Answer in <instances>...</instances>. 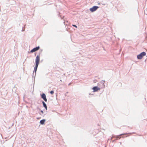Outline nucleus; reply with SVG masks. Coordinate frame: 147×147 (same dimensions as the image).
<instances>
[{
  "label": "nucleus",
  "mask_w": 147,
  "mask_h": 147,
  "mask_svg": "<svg viewBox=\"0 0 147 147\" xmlns=\"http://www.w3.org/2000/svg\"><path fill=\"white\" fill-rule=\"evenodd\" d=\"M105 81L102 80L101 81V83L104 84Z\"/></svg>",
  "instance_id": "ddd939ff"
},
{
  "label": "nucleus",
  "mask_w": 147,
  "mask_h": 147,
  "mask_svg": "<svg viewBox=\"0 0 147 147\" xmlns=\"http://www.w3.org/2000/svg\"><path fill=\"white\" fill-rule=\"evenodd\" d=\"M72 26H74V27H75L76 28H77V26L76 25H73Z\"/></svg>",
  "instance_id": "4468645a"
},
{
  "label": "nucleus",
  "mask_w": 147,
  "mask_h": 147,
  "mask_svg": "<svg viewBox=\"0 0 147 147\" xmlns=\"http://www.w3.org/2000/svg\"><path fill=\"white\" fill-rule=\"evenodd\" d=\"M40 61L39 55H38L36 57L35 61V64L38 65Z\"/></svg>",
  "instance_id": "20e7f679"
},
{
  "label": "nucleus",
  "mask_w": 147,
  "mask_h": 147,
  "mask_svg": "<svg viewBox=\"0 0 147 147\" xmlns=\"http://www.w3.org/2000/svg\"><path fill=\"white\" fill-rule=\"evenodd\" d=\"M41 97L45 102H47V99L46 98V95L45 93H43L41 95Z\"/></svg>",
  "instance_id": "39448f33"
},
{
  "label": "nucleus",
  "mask_w": 147,
  "mask_h": 147,
  "mask_svg": "<svg viewBox=\"0 0 147 147\" xmlns=\"http://www.w3.org/2000/svg\"><path fill=\"white\" fill-rule=\"evenodd\" d=\"M38 65L35 64V67H34V70L33 72V75H34V72H35V75H36V71Z\"/></svg>",
  "instance_id": "6e6552de"
},
{
  "label": "nucleus",
  "mask_w": 147,
  "mask_h": 147,
  "mask_svg": "<svg viewBox=\"0 0 147 147\" xmlns=\"http://www.w3.org/2000/svg\"><path fill=\"white\" fill-rule=\"evenodd\" d=\"M40 115H42V114H41L40 113Z\"/></svg>",
  "instance_id": "6ab92c4d"
},
{
  "label": "nucleus",
  "mask_w": 147,
  "mask_h": 147,
  "mask_svg": "<svg viewBox=\"0 0 147 147\" xmlns=\"http://www.w3.org/2000/svg\"><path fill=\"white\" fill-rule=\"evenodd\" d=\"M115 141V140H113V141H113V142H114Z\"/></svg>",
  "instance_id": "a211bd4d"
},
{
  "label": "nucleus",
  "mask_w": 147,
  "mask_h": 147,
  "mask_svg": "<svg viewBox=\"0 0 147 147\" xmlns=\"http://www.w3.org/2000/svg\"><path fill=\"white\" fill-rule=\"evenodd\" d=\"M25 26H24V27H22V31H24L25 30Z\"/></svg>",
  "instance_id": "f8f14e48"
},
{
  "label": "nucleus",
  "mask_w": 147,
  "mask_h": 147,
  "mask_svg": "<svg viewBox=\"0 0 147 147\" xmlns=\"http://www.w3.org/2000/svg\"><path fill=\"white\" fill-rule=\"evenodd\" d=\"M98 8L99 7L98 6H94L90 8L89 10L93 12L96 11Z\"/></svg>",
  "instance_id": "f03ea898"
},
{
  "label": "nucleus",
  "mask_w": 147,
  "mask_h": 147,
  "mask_svg": "<svg viewBox=\"0 0 147 147\" xmlns=\"http://www.w3.org/2000/svg\"><path fill=\"white\" fill-rule=\"evenodd\" d=\"M92 89L93 90V91L94 92H96L98 90H99L100 89L97 86L94 87Z\"/></svg>",
  "instance_id": "0eeeda50"
},
{
  "label": "nucleus",
  "mask_w": 147,
  "mask_h": 147,
  "mask_svg": "<svg viewBox=\"0 0 147 147\" xmlns=\"http://www.w3.org/2000/svg\"><path fill=\"white\" fill-rule=\"evenodd\" d=\"M39 49H40V47L39 46L36 47L35 48H34L32 49L30 51V53H33L34 52H35L36 51H38V50Z\"/></svg>",
  "instance_id": "7ed1b4c3"
},
{
  "label": "nucleus",
  "mask_w": 147,
  "mask_h": 147,
  "mask_svg": "<svg viewBox=\"0 0 147 147\" xmlns=\"http://www.w3.org/2000/svg\"><path fill=\"white\" fill-rule=\"evenodd\" d=\"M42 104H43V106L45 107V109L46 110L47 109V106L46 104L45 103V102H44L43 101H42Z\"/></svg>",
  "instance_id": "1a4fd4ad"
},
{
  "label": "nucleus",
  "mask_w": 147,
  "mask_h": 147,
  "mask_svg": "<svg viewBox=\"0 0 147 147\" xmlns=\"http://www.w3.org/2000/svg\"><path fill=\"white\" fill-rule=\"evenodd\" d=\"M145 13L147 15V13H146V12H145Z\"/></svg>",
  "instance_id": "f3484780"
},
{
  "label": "nucleus",
  "mask_w": 147,
  "mask_h": 147,
  "mask_svg": "<svg viewBox=\"0 0 147 147\" xmlns=\"http://www.w3.org/2000/svg\"><path fill=\"white\" fill-rule=\"evenodd\" d=\"M131 133H125L121 134L118 136H117L115 137L114 136H113L111 138V139H112L113 138H119V139H120L121 137H120L119 136H121L123 135H126L128 134H131Z\"/></svg>",
  "instance_id": "423d86ee"
},
{
  "label": "nucleus",
  "mask_w": 147,
  "mask_h": 147,
  "mask_svg": "<svg viewBox=\"0 0 147 147\" xmlns=\"http://www.w3.org/2000/svg\"><path fill=\"white\" fill-rule=\"evenodd\" d=\"M46 120L45 119H43L41 120L40 121V123L41 125H43L45 123V121Z\"/></svg>",
  "instance_id": "9d476101"
},
{
  "label": "nucleus",
  "mask_w": 147,
  "mask_h": 147,
  "mask_svg": "<svg viewBox=\"0 0 147 147\" xmlns=\"http://www.w3.org/2000/svg\"><path fill=\"white\" fill-rule=\"evenodd\" d=\"M60 81H61V80H60Z\"/></svg>",
  "instance_id": "412c9836"
},
{
  "label": "nucleus",
  "mask_w": 147,
  "mask_h": 147,
  "mask_svg": "<svg viewBox=\"0 0 147 147\" xmlns=\"http://www.w3.org/2000/svg\"><path fill=\"white\" fill-rule=\"evenodd\" d=\"M40 112L42 114H43L44 112L42 110H41Z\"/></svg>",
  "instance_id": "2eb2a0df"
},
{
  "label": "nucleus",
  "mask_w": 147,
  "mask_h": 147,
  "mask_svg": "<svg viewBox=\"0 0 147 147\" xmlns=\"http://www.w3.org/2000/svg\"><path fill=\"white\" fill-rule=\"evenodd\" d=\"M54 91L53 90H51L50 92V93L52 94H53L54 93Z\"/></svg>",
  "instance_id": "9b49d317"
},
{
  "label": "nucleus",
  "mask_w": 147,
  "mask_h": 147,
  "mask_svg": "<svg viewBox=\"0 0 147 147\" xmlns=\"http://www.w3.org/2000/svg\"><path fill=\"white\" fill-rule=\"evenodd\" d=\"M122 138H124V136H122Z\"/></svg>",
  "instance_id": "aec40b11"
},
{
  "label": "nucleus",
  "mask_w": 147,
  "mask_h": 147,
  "mask_svg": "<svg viewBox=\"0 0 147 147\" xmlns=\"http://www.w3.org/2000/svg\"><path fill=\"white\" fill-rule=\"evenodd\" d=\"M71 83H69L68 84L69 86L70 85H71Z\"/></svg>",
  "instance_id": "dca6fc26"
},
{
  "label": "nucleus",
  "mask_w": 147,
  "mask_h": 147,
  "mask_svg": "<svg viewBox=\"0 0 147 147\" xmlns=\"http://www.w3.org/2000/svg\"><path fill=\"white\" fill-rule=\"evenodd\" d=\"M146 55V53L145 52H143L137 55V58L138 59H141L143 56H145Z\"/></svg>",
  "instance_id": "f257e3e1"
}]
</instances>
